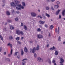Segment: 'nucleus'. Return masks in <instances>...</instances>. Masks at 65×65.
Returning <instances> with one entry per match:
<instances>
[{"label": "nucleus", "mask_w": 65, "mask_h": 65, "mask_svg": "<svg viewBox=\"0 0 65 65\" xmlns=\"http://www.w3.org/2000/svg\"><path fill=\"white\" fill-rule=\"evenodd\" d=\"M16 13H20V12H19V11H17L16 12Z\"/></svg>", "instance_id": "53"}, {"label": "nucleus", "mask_w": 65, "mask_h": 65, "mask_svg": "<svg viewBox=\"0 0 65 65\" xmlns=\"http://www.w3.org/2000/svg\"><path fill=\"white\" fill-rule=\"evenodd\" d=\"M35 48H34L33 49H30V52L31 53H34V52H35Z\"/></svg>", "instance_id": "5"}, {"label": "nucleus", "mask_w": 65, "mask_h": 65, "mask_svg": "<svg viewBox=\"0 0 65 65\" xmlns=\"http://www.w3.org/2000/svg\"><path fill=\"white\" fill-rule=\"evenodd\" d=\"M37 31L38 32H40V31H41V29L40 28H38L37 29Z\"/></svg>", "instance_id": "29"}, {"label": "nucleus", "mask_w": 65, "mask_h": 65, "mask_svg": "<svg viewBox=\"0 0 65 65\" xmlns=\"http://www.w3.org/2000/svg\"><path fill=\"white\" fill-rule=\"evenodd\" d=\"M55 47H54V46H53V47H51V48H50V51H52V50H55Z\"/></svg>", "instance_id": "16"}, {"label": "nucleus", "mask_w": 65, "mask_h": 65, "mask_svg": "<svg viewBox=\"0 0 65 65\" xmlns=\"http://www.w3.org/2000/svg\"><path fill=\"white\" fill-rule=\"evenodd\" d=\"M7 22L8 23H11V22H12V21L10 20H7Z\"/></svg>", "instance_id": "39"}, {"label": "nucleus", "mask_w": 65, "mask_h": 65, "mask_svg": "<svg viewBox=\"0 0 65 65\" xmlns=\"http://www.w3.org/2000/svg\"><path fill=\"white\" fill-rule=\"evenodd\" d=\"M3 3H5V0H3Z\"/></svg>", "instance_id": "49"}, {"label": "nucleus", "mask_w": 65, "mask_h": 65, "mask_svg": "<svg viewBox=\"0 0 65 65\" xmlns=\"http://www.w3.org/2000/svg\"><path fill=\"white\" fill-rule=\"evenodd\" d=\"M31 15L32 16V17H36V14L35 13L32 12L31 13Z\"/></svg>", "instance_id": "7"}, {"label": "nucleus", "mask_w": 65, "mask_h": 65, "mask_svg": "<svg viewBox=\"0 0 65 65\" xmlns=\"http://www.w3.org/2000/svg\"><path fill=\"white\" fill-rule=\"evenodd\" d=\"M43 19H46V17H45L43 15Z\"/></svg>", "instance_id": "52"}, {"label": "nucleus", "mask_w": 65, "mask_h": 65, "mask_svg": "<svg viewBox=\"0 0 65 65\" xmlns=\"http://www.w3.org/2000/svg\"><path fill=\"white\" fill-rule=\"evenodd\" d=\"M22 5L23 6H26V5L25 4V3L24 2H22Z\"/></svg>", "instance_id": "26"}, {"label": "nucleus", "mask_w": 65, "mask_h": 65, "mask_svg": "<svg viewBox=\"0 0 65 65\" xmlns=\"http://www.w3.org/2000/svg\"><path fill=\"white\" fill-rule=\"evenodd\" d=\"M46 10H49V9H50V8H49V7H46Z\"/></svg>", "instance_id": "38"}, {"label": "nucleus", "mask_w": 65, "mask_h": 65, "mask_svg": "<svg viewBox=\"0 0 65 65\" xmlns=\"http://www.w3.org/2000/svg\"><path fill=\"white\" fill-rule=\"evenodd\" d=\"M44 23H45V21H40V23L41 24H43Z\"/></svg>", "instance_id": "14"}, {"label": "nucleus", "mask_w": 65, "mask_h": 65, "mask_svg": "<svg viewBox=\"0 0 65 65\" xmlns=\"http://www.w3.org/2000/svg\"><path fill=\"white\" fill-rule=\"evenodd\" d=\"M64 13H65V9L64 10H63L62 11V15L63 16H64V15H65V14H64Z\"/></svg>", "instance_id": "13"}, {"label": "nucleus", "mask_w": 65, "mask_h": 65, "mask_svg": "<svg viewBox=\"0 0 65 65\" xmlns=\"http://www.w3.org/2000/svg\"><path fill=\"white\" fill-rule=\"evenodd\" d=\"M3 30H4V31H6V29L5 28H4L3 29Z\"/></svg>", "instance_id": "47"}, {"label": "nucleus", "mask_w": 65, "mask_h": 65, "mask_svg": "<svg viewBox=\"0 0 65 65\" xmlns=\"http://www.w3.org/2000/svg\"><path fill=\"white\" fill-rule=\"evenodd\" d=\"M6 60H7L8 61H10V60L8 58H6Z\"/></svg>", "instance_id": "41"}, {"label": "nucleus", "mask_w": 65, "mask_h": 65, "mask_svg": "<svg viewBox=\"0 0 65 65\" xmlns=\"http://www.w3.org/2000/svg\"><path fill=\"white\" fill-rule=\"evenodd\" d=\"M39 27H40L41 28H42V26L41 25H40Z\"/></svg>", "instance_id": "64"}, {"label": "nucleus", "mask_w": 65, "mask_h": 65, "mask_svg": "<svg viewBox=\"0 0 65 65\" xmlns=\"http://www.w3.org/2000/svg\"><path fill=\"white\" fill-rule=\"evenodd\" d=\"M55 8H58L59 7V6L58 5H55L54 6Z\"/></svg>", "instance_id": "27"}, {"label": "nucleus", "mask_w": 65, "mask_h": 65, "mask_svg": "<svg viewBox=\"0 0 65 65\" xmlns=\"http://www.w3.org/2000/svg\"><path fill=\"white\" fill-rule=\"evenodd\" d=\"M56 3H57V5H58L59 4H60V2H59V1H57L56 2Z\"/></svg>", "instance_id": "42"}, {"label": "nucleus", "mask_w": 65, "mask_h": 65, "mask_svg": "<svg viewBox=\"0 0 65 65\" xmlns=\"http://www.w3.org/2000/svg\"><path fill=\"white\" fill-rule=\"evenodd\" d=\"M60 60L61 61L60 62V63H61V64H62L63 62H64V59H63L62 58H61L60 59Z\"/></svg>", "instance_id": "8"}, {"label": "nucleus", "mask_w": 65, "mask_h": 65, "mask_svg": "<svg viewBox=\"0 0 65 65\" xmlns=\"http://www.w3.org/2000/svg\"><path fill=\"white\" fill-rule=\"evenodd\" d=\"M15 39L17 40L18 41V40H20V37H17V38H16Z\"/></svg>", "instance_id": "34"}, {"label": "nucleus", "mask_w": 65, "mask_h": 65, "mask_svg": "<svg viewBox=\"0 0 65 65\" xmlns=\"http://www.w3.org/2000/svg\"><path fill=\"white\" fill-rule=\"evenodd\" d=\"M0 38H1L2 40H3V37H2L1 35H0Z\"/></svg>", "instance_id": "40"}, {"label": "nucleus", "mask_w": 65, "mask_h": 65, "mask_svg": "<svg viewBox=\"0 0 65 65\" xmlns=\"http://www.w3.org/2000/svg\"><path fill=\"white\" fill-rule=\"evenodd\" d=\"M53 28L54 26L53 25H52L50 26L49 28L50 29H52Z\"/></svg>", "instance_id": "18"}, {"label": "nucleus", "mask_w": 65, "mask_h": 65, "mask_svg": "<svg viewBox=\"0 0 65 65\" xmlns=\"http://www.w3.org/2000/svg\"><path fill=\"white\" fill-rule=\"evenodd\" d=\"M15 21H18V18H16V19H15Z\"/></svg>", "instance_id": "48"}, {"label": "nucleus", "mask_w": 65, "mask_h": 65, "mask_svg": "<svg viewBox=\"0 0 65 65\" xmlns=\"http://www.w3.org/2000/svg\"><path fill=\"white\" fill-rule=\"evenodd\" d=\"M25 63H26V62H25V61L24 62H23L22 63V65H26Z\"/></svg>", "instance_id": "36"}, {"label": "nucleus", "mask_w": 65, "mask_h": 65, "mask_svg": "<svg viewBox=\"0 0 65 65\" xmlns=\"http://www.w3.org/2000/svg\"><path fill=\"white\" fill-rule=\"evenodd\" d=\"M17 43H18L19 44H21V42H20L18 41L17 42Z\"/></svg>", "instance_id": "54"}, {"label": "nucleus", "mask_w": 65, "mask_h": 65, "mask_svg": "<svg viewBox=\"0 0 65 65\" xmlns=\"http://www.w3.org/2000/svg\"><path fill=\"white\" fill-rule=\"evenodd\" d=\"M17 58L19 59V58H20V56H17Z\"/></svg>", "instance_id": "55"}, {"label": "nucleus", "mask_w": 65, "mask_h": 65, "mask_svg": "<svg viewBox=\"0 0 65 65\" xmlns=\"http://www.w3.org/2000/svg\"><path fill=\"white\" fill-rule=\"evenodd\" d=\"M55 55H56V56H57V55H58V51H55Z\"/></svg>", "instance_id": "17"}, {"label": "nucleus", "mask_w": 65, "mask_h": 65, "mask_svg": "<svg viewBox=\"0 0 65 65\" xmlns=\"http://www.w3.org/2000/svg\"><path fill=\"white\" fill-rule=\"evenodd\" d=\"M45 26L46 28H47L48 27V26L47 24L45 25Z\"/></svg>", "instance_id": "43"}, {"label": "nucleus", "mask_w": 65, "mask_h": 65, "mask_svg": "<svg viewBox=\"0 0 65 65\" xmlns=\"http://www.w3.org/2000/svg\"><path fill=\"white\" fill-rule=\"evenodd\" d=\"M9 38L10 39H13V38L12 36H10L9 37Z\"/></svg>", "instance_id": "35"}, {"label": "nucleus", "mask_w": 65, "mask_h": 65, "mask_svg": "<svg viewBox=\"0 0 65 65\" xmlns=\"http://www.w3.org/2000/svg\"><path fill=\"white\" fill-rule=\"evenodd\" d=\"M6 14L7 15H10V13H9V12L8 11H7Z\"/></svg>", "instance_id": "22"}, {"label": "nucleus", "mask_w": 65, "mask_h": 65, "mask_svg": "<svg viewBox=\"0 0 65 65\" xmlns=\"http://www.w3.org/2000/svg\"><path fill=\"white\" fill-rule=\"evenodd\" d=\"M7 45L8 46L10 45V46L11 47V48H12V44H10V43H9Z\"/></svg>", "instance_id": "24"}, {"label": "nucleus", "mask_w": 65, "mask_h": 65, "mask_svg": "<svg viewBox=\"0 0 65 65\" xmlns=\"http://www.w3.org/2000/svg\"><path fill=\"white\" fill-rule=\"evenodd\" d=\"M24 39V37H21V39L22 40V39Z\"/></svg>", "instance_id": "61"}, {"label": "nucleus", "mask_w": 65, "mask_h": 65, "mask_svg": "<svg viewBox=\"0 0 65 65\" xmlns=\"http://www.w3.org/2000/svg\"><path fill=\"white\" fill-rule=\"evenodd\" d=\"M29 43H33V41H29Z\"/></svg>", "instance_id": "56"}, {"label": "nucleus", "mask_w": 65, "mask_h": 65, "mask_svg": "<svg viewBox=\"0 0 65 65\" xmlns=\"http://www.w3.org/2000/svg\"><path fill=\"white\" fill-rule=\"evenodd\" d=\"M37 61L40 62H43V59H42V58L40 57H38L37 58Z\"/></svg>", "instance_id": "3"}, {"label": "nucleus", "mask_w": 65, "mask_h": 65, "mask_svg": "<svg viewBox=\"0 0 65 65\" xmlns=\"http://www.w3.org/2000/svg\"><path fill=\"white\" fill-rule=\"evenodd\" d=\"M56 61L55 60H53L52 61V63H54V65H57V64H56V63L55 62Z\"/></svg>", "instance_id": "20"}, {"label": "nucleus", "mask_w": 65, "mask_h": 65, "mask_svg": "<svg viewBox=\"0 0 65 65\" xmlns=\"http://www.w3.org/2000/svg\"><path fill=\"white\" fill-rule=\"evenodd\" d=\"M13 51V50H12L11 49V52H10V54H9L8 55V56H9V57H10V56H11V55H12V53Z\"/></svg>", "instance_id": "12"}, {"label": "nucleus", "mask_w": 65, "mask_h": 65, "mask_svg": "<svg viewBox=\"0 0 65 65\" xmlns=\"http://www.w3.org/2000/svg\"><path fill=\"white\" fill-rule=\"evenodd\" d=\"M24 51L26 53H27L28 52V50L26 47H25L24 49Z\"/></svg>", "instance_id": "11"}, {"label": "nucleus", "mask_w": 65, "mask_h": 65, "mask_svg": "<svg viewBox=\"0 0 65 65\" xmlns=\"http://www.w3.org/2000/svg\"><path fill=\"white\" fill-rule=\"evenodd\" d=\"M16 32L17 34L18 35H20V34L21 35H23L24 33L22 31H20L19 30H16Z\"/></svg>", "instance_id": "2"}, {"label": "nucleus", "mask_w": 65, "mask_h": 65, "mask_svg": "<svg viewBox=\"0 0 65 65\" xmlns=\"http://www.w3.org/2000/svg\"><path fill=\"white\" fill-rule=\"evenodd\" d=\"M37 37L38 38H39V39H41V38H43V36L40 34L38 35Z\"/></svg>", "instance_id": "6"}, {"label": "nucleus", "mask_w": 65, "mask_h": 65, "mask_svg": "<svg viewBox=\"0 0 65 65\" xmlns=\"http://www.w3.org/2000/svg\"><path fill=\"white\" fill-rule=\"evenodd\" d=\"M51 33H50V32H48V36H49V37H50V36H51Z\"/></svg>", "instance_id": "46"}, {"label": "nucleus", "mask_w": 65, "mask_h": 65, "mask_svg": "<svg viewBox=\"0 0 65 65\" xmlns=\"http://www.w3.org/2000/svg\"><path fill=\"white\" fill-rule=\"evenodd\" d=\"M58 40L59 41H61V37L59 36L58 38Z\"/></svg>", "instance_id": "32"}, {"label": "nucleus", "mask_w": 65, "mask_h": 65, "mask_svg": "<svg viewBox=\"0 0 65 65\" xmlns=\"http://www.w3.org/2000/svg\"><path fill=\"white\" fill-rule=\"evenodd\" d=\"M55 32H57V28H56L55 30Z\"/></svg>", "instance_id": "58"}, {"label": "nucleus", "mask_w": 65, "mask_h": 65, "mask_svg": "<svg viewBox=\"0 0 65 65\" xmlns=\"http://www.w3.org/2000/svg\"><path fill=\"white\" fill-rule=\"evenodd\" d=\"M39 46L38 45L37 47L36 50H39Z\"/></svg>", "instance_id": "30"}, {"label": "nucleus", "mask_w": 65, "mask_h": 65, "mask_svg": "<svg viewBox=\"0 0 65 65\" xmlns=\"http://www.w3.org/2000/svg\"><path fill=\"white\" fill-rule=\"evenodd\" d=\"M34 57L35 58H36V57H37V55L36 53L34 54Z\"/></svg>", "instance_id": "33"}, {"label": "nucleus", "mask_w": 65, "mask_h": 65, "mask_svg": "<svg viewBox=\"0 0 65 65\" xmlns=\"http://www.w3.org/2000/svg\"><path fill=\"white\" fill-rule=\"evenodd\" d=\"M6 52H5L4 53V55H6Z\"/></svg>", "instance_id": "57"}, {"label": "nucleus", "mask_w": 65, "mask_h": 65, "mask_svg": "<svg viewBox=\"0 0 65 65\" xmlns=\"http://www.w3.org/2000/svg\"><path fill=\"white\" fill-rule=\"evenodd\" d=\"M27 58H25L24 59H23L22 61H23V62H24V61H25V60H26V61H27Z\"/></svg>", "instance_id": "37"}, {"label": "nucleus", "mask_w": 65, "mask_h": 65, "mask_svg": "<svg viewBox=\"0 0 65 65\" xmlns=\"http://www.w3.org/2000/svg\"><path fill=\"white\" fill-rule=\"evenodd\" d=\"M11 6H13V7H15L16 6V5L15 4L14 2H12L10 3Z\"/></svg>", "instance_id": "4"}, {"label": "nucleus", "mask_w": 65, "mask_h": 65, "mask_svg": "<svg viewBox=\"0 0 65 65\" xmlns=\"http://www.w3.org/2000/svg\"><path fill=\"white\" fill-rule=\"evenodd\" d=\"M55 1V0H51L52 2H54Z\"/></svg>", "instance_id": "60"}, {"label": "nucleus", "mask_w": 65, "mask_h": 65, "mask_svg": "<svg viewBox=\"0 0 65 65\" xmlns=\"http://www.w3.org/2000/svg\"><path fill=\"white\" fill-rule=\"evenodd\" d=\"M49 45H50L49 44H48L47 45H46L47 47H48V46H49Z\"/></svg>", "instance_id": "51"}, {"label": "nucleus", "mask_w": 65, "mask_h": 65, "mask_svg": "<svg viewBox=\"0 0 65 65\" xmlns=\"http://www.w3.org/2000/svg\"><path fill=\"white\" fill-rule=\"evenodd\" d=\"M18 7H19V8H18L16 7V8L17 10H21V9H24V7L23 6H21V4H18L17 5Z\"/></svg>", "instance_id": "1"}, {"label": "nucleus", "mask_w": 65, "mask_h": 65, "mask_svg": "<svg viewBox=\"0 0 65 65\" xmlns=\"http://www.w3.org/2000/svg\"><path fill=\"white\" fill-rule=\"evenodd\" d=\"M59 19H61V15H59Z\"/></svg>", "instance_id": "50"}, {"label": "nucleus", "mask_w": 65, "mask_h": 65, "mask_svg": "<svg viewBox=\"0 0 65 65\" xmlns=\"http://www.w3.org/2000/svg\"><path fill=\"white\" fill-rule=\"evenodd\" d=\"M38 17H39L40 19H42V17L40 15H39Z\"/></svg>", "instance_id": "44"}, {"label": "nucleus", "mask_w": 65, "mask_h": 65, "mask_svg": "<svg viewBox=\"0 0 65 65\" xmlns=\"http://www.w3.org/2000/svg\"><path fill=\"white\" fill-rule=\"evenodd\" d=\"M47 2H50V0H46Z\"/></svg>", "instance_id": "63"}, {"label": "nucleus", "mask_w": 65, "mask_h": 65, "mask_svg": "<svg viewBox=\"0 0 65 65\" xmlns=\"http://www.w3.org/2000/svg\"><path fill=\"white\" fill-rule=\"evenodd\" d=\"M10 29L11 30H13L14 29V28L12 27V26H11L10 27Z\"/></svg>", "instance_id": "19"}, {"label": "nucleus", "mask_w": 65, "mask_h": 65, "mask_svg": "<svg viewBox=\"0 0 65 65\" xmlns=\"http://www.w3.org/2000/svg\"><path fill=\"white\" fill-rule=\"evenodd\" d=\"M51 9L52 10H54V8H53V6H51Z\"/></svg>", "instance_id": "45"}, {"label": "nucleus", "mask_w": 65, "mask_h": 65, "mask_svg": "<svg viewBox=\"0 0 65 65\" xmlns=\"http://www.w3.org/2000/svg\"><path fill=\"white\" fill-rule=\"evenodd\" d=\"M48 60L49 64H51V59H48Z\"/></svg>", "instance_id": "23"}, {"label": "nucleus", "mask_w": 65, "mask_h": 65, "mask_svg": "<svg viewBox=\"0 0 65 65\" xmlns=\"http://www.w3.org/2000/svg\"><path fill=\"white\" fill-rule=\"evenodd\" d=\"M45 15L48 18L50 17V15L47 13H45Z\"/></svg>", "instance_id": "15"}, {"label": "nucleus", "mask_w": 65, "mask_h": 65, "mask_svg": "<svg viewBox=\"0 0 65 65\" xmlns=\"http://www.w3.org/2000/svg\"><path fill=\"white\" fill-rule=\"evenodd\" d=\"M21 55H24V52H23V50L22 49L21 50Z\"/></svg>", "instance_id": "21"}, {"label": "nucleus", "mask_w": 65, "mask_h": 65, "mask_svg": "<svg viewBox=\"0 0 65 65\" xmlns=\"http://www.w3.org/2000/svg\"><path fill=\"white\" fill-rule=\"evenodd\" d=\"M21 26H23V23H21Z\"/></svg>", "instance_id": "59"}, {"label": "nucleus", "mask_w": 65, "mask_h": 65, "mask_svg": "<svg viewBox=\"0 0 65 65\" xmlns=\"http://www.w3.org/2000/svg\"><path fill=\"white\" fill-rule=\"evenodd\" d=\"M12 13H13V12H14V10H13L12 11Z\"/></svg>", "instance_id": "62"}, {"label": "nucleus", "mask_w": 65, "mask_h": 65, "mask_svg": "<svg viewBox=\"0 0 65 65\" xmlns=\"http://www.w3.org/2000/svg\"><path fill=\"white\" fill-rule=\"evenodd\" d=\"M14 1L16 4H19L20 2V1L17 0H15Z\"/></svg>", "instance_id": "9"}, {"label": "nucleus", "mask_w": 65, "mask_h": 65, "mask_svg": "<svg viewBox=\"0 0 65 65\" xmlns=\"http://www.w3.org/2000/svg\"><path fill=\"white\" fill-rule=\"evenodd\" d=\"M60 11H61L60 10H58L56 12V15H58V14H59V12H60Z\"/></svg>", "instance_id": "10"}, {"label": "nucleus", "mask_w": 65, "mask_h": 65, "mask_svg": "<svg viewBox=\"0 0 65 65\" xmlns=\"http://www.w3.org/2000/svg\"><path fill=\"white\" fill-rule=\"evenodd\" d=\"M24 28L25 30H27V26H26L25 25H24Z\"/></svg>", "instance_id": "28"}, {"label": "nucleus", "mask_w": 65, "mask_h": 65, "mask_svg": "<svg viewBox=\"0 0 65 65\" xmlns=\"http://www.w3.org/2000/svg\"><path fill=\"white\" fill-rule=\"evenodd\" d=\"M19 53L18 52H15V56H17V55H19Z\"/></svg>", "instance_id": "25"}, {"label": "nucleus", "mask_w": 65, "mask_h": 65, "mask_svg": "<svg viewBox=\"0 0 65 65\" xmlns=\"http://www.w3.org/2000/svg\"><path fill=\"white\" fill-rule=\"evenodd\" d=\"M59 28L60 27H58V31H57L58 34H59V31H60V29H59Z\"/></svg>", "instance_id": "31"}]
</instances>
